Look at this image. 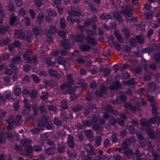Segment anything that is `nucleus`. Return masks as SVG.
Here are the masks:
<instances>
[{"label":"nucleus","instance_id":"1","mask_svg":"<svg viewBox=\"0 0 160 160\" xmlns=\"http://www.w3.org/2000/svg\"><path fill=\"white\" fill-rule=\"evenodd\" d=\"M23 102L24 103V108L25 110L23 111V113L24 114H27L31 106L28 103L27 100L26 99H24L23 100Z\"/></svg>","mask_w":160,"mask_h":160},{"label":"nucleus","instance_id":"2","mask_svg":"<svg viewBox=\"0 0 160 160\" xmlns=\"http://www.w3.org/2000/svg\"><path fill=\"white\" fill-rule=\"evenodd\" d=\"M73 138L72 136L70 135H68V146L71 148H73L75 145L73 141Z\"/></svg>","mask_w":160,"mask_h":160},{"label":"nucleus","instance_id":"3","mask_svg":"<svg viewBox=\"0 0 160 160\" xmlns=\"http://www.w3.org/2000/svg\"><path fill=\"white\" fill-rule=\"evenodd\" d=\"M56 32V29L54 26H51L48 30V33L47 34V36L50 37L52 34Z\"/></svg>","mask_w":160,"mask_h":160},{"label":"nucleus","instance_id":"4","mask_svg":"<svg viewBox=\"0 0 160 160\" xmlns=\"http://www.w3.org/2000/svg\"><path fill=\"white\" fill-rule=\"evenodd\" d=\"M15 120L13 118H11L8 121V129L9 130H11L13 128V123L15 122Z\"/></svg>","mask_w":160,"mask_h":160},{"label":"nucleus","instance_id":"5","mask_svg":"<svg viewBox=\"0 0 160 160\" xmlns=\"http://www.w3.org/2000/svg\"><path fill=\"white\" fill-rule=\"evenodd\" d=\"M26 52L28 53L27 55H24L23 57L24 59L27 61V62H29L30 59V55L32 53V52L30 51L29 50H27Z\"/></svg>","mask_w":160,"mask_h":160},{"label":"nucleus","instance_id":"6","mask_svg":"<svg viewBox=\"0 0 160 160\" xmlns=\"http://www.w3.org/2000/svg\"><path fill=\"white\" fill-rule=\"evenodd\" d=\"M22 30L16 31L14 35L15 37L17 38H20L22 34Z\"/></svg>","mask_w":160,"mask_h":160},{"label":"nucleus","instance_id":"7","mask_svg":"<svg viewBox=\"0 0 160 160\" xmlns=\"http://www.w3.org/2000/svg\"><path fill=\"white\" fill-rule=\"evenodd\" d=\"M47 12L49 15L55 16L57 15L56 12L53 10H51L50 9L47 10Z\"/></svg>","mask_w":160,"mask_h":160},{"label":"nucleus","instance_id":"8","mask_svg":"<svg viewBox=\"0 0 160 160\" xmlns=\"http://www.w3.org/2000/svg\"><path fill=\"white\" fill-rule=\"evenodd\" d=\"M80 48L83 51H88L90 47L87 45H82L81 46Z\"/></svg>","mask_w":160,"mask_h":160},{"label":"nucleus","instance_id":"9","mask_svg":"<svg viewBox=\"0 0 160 160\" xmlns=\"http://www.w3.org/2000/svg\"><path fill=\"white\" fill-rule=\"evenodd\" d=\"M87 40L88 42L91 44L94 45L96 43L95 40L92 38H88L87 39Z\"/></svg>","mask_w":160,"mask_h":160},{"label":"nucleus","instance_id":"10","mask_svg":"<svg viewBox=\"0 0 160 160\" xmlns=\"http://www.w3.org/2000/svg\"><path fill=\"white\" fill-rule=\"evenodd\" d=\"M15 93L16 96H18L21 93V89L19 88L14 89Z\"/></svg>","mask_w":160,"mask_h":160},{"label":"nucleus","instance_id":"11","mask_svg":"<svg viewBox=\"0 0 160 160\" xmlns=\"http://www.w3.org/2000/svg\"><path fill=\"white\" fill-rule=\"evenodd\" d=\"M55 151L54 148H48L46 151V153L48 154H51L53 153Z\"/></svg>","mask_w":160,"mask_h":160},{"label":"nucleus","instance_id":"12","mask_svg":"<svg viewBox=\"0 0 160 160\" xmlns=\"http://www.w3.org/2000/svg\"><path fill=\"white\" fill-rule=\"evenodd\" d=\"M112 141L114 142H116L117 141V135L115 133H113L112 135Z\"/></svg>","mask_w":160,"mask_h":160},{"label":"nucleus","instance_id":"13","mask_svg":"<svg viewBox=\"0 0 160 160\" xmlns=\"http://www.w3.org/2000/svg\"><path fill=\"white\" fill-rule=\"evenodd\" d=\"M43 15L42 14H39L37 18V22L40 23L42 21Z\"/></svg>","mask_w":160,"mask_h":160},{"label":"nucleus","instance_id":"14","mask_svg":"<svg viewBox=\"0 0 160 160\" xmlns=\"http://www.w3.org/2000/svg\"><path fill=\"white\" fill-rule=\"evenodd\" d=\"M33 80L34 82H39V78L35 75L32 74V75Z\"/></svg>","mask_w":160,"mask_h":160},{"label":"nucleus","instance_id":"15","mask_svg":"<svg viewBox=\"0 0 160 160\" xmlns=\"http://www.w3.org/2000/svg\"><path fill=\"white\" fill-rule=\"evenodd\" d=\"M65 19L62 18L60 20V26L62 28H63L65 27Z\"/></svg>","mask_w":160,"mask_h":160},{"label":"nucleus","instance_id":"16","mask_svg":"<svg viewBox=\"0 0 160 160\" xmlns=\"http://www.w3.org/2000/svg\"><path fill=\"white\" fill-rule=\"evenodd\" d=\"M19 101H17L14 104V108L16 110H18L19 108Z\"/></svg>","mask_w":160,"mask_h":160},{"label":"nucleus","instance_id":"17","mask_svg":"<svg viewBox=\"0 0 160 160\" xmlns=\"http://www.w3.org/2000/svg\"><path fill=\"white\" fill-rule=\"evenodd\" d=\"M61 106L62 108H67V105L65 101L63 100L61 103Z\"/></svg>","mask_w":160,"mask_h":160},{"label":"nucleus","instance_id":"18","mask_svg":"<svg viewBox=\"0 0 160 160\" xmlns=\"http://www.w3.org/2000/svg\"><path fill=\"white\" fill-rule=\"evenodd\" d=\"M54 122V123L57 125H60L61 124V122L57 118H55Z\"/></svg>","mask_w":160,"mask_h":160},{"label":"nucleus","instance_id":"19","mask_svg":"<svg viewBox=\"0 0 160 160\" xmlns=\"http://www.w3.org/2000/svg\"><path fill=\"white\" fill-rule=\"evenodd\" d=\"M37 94V92L36 90H33L32 91V93L30 95V97L32 98H35Z\"/></svg>","mask_w":160,"mask_h":160},{"label":"nucleus","instance_id":"20","mask_svg":"<svg viewBox=\"0 0 160 160\" xmlns=\"http://www.w3.org/2000/svg\"><path fill=\"white\" fill-rule=\"evenodd\" d=\"M68 79V81L70 82H72V76L71 74H68L67 76Z\"/></svg>","mask_w":160,"mask_h":160},{"label":"nucleus","instance_id":"21","mask_svg":"<svg viewBox=\"0 0 160 160\" xmlns=\"http://www.w3.org/2000/svg\"><path fill=\"white\" fill-rule=\"evenodd\" d=\"M16 19V18L15 16H13L10 19V24L11 25H12L14 22L15 21Z\"/></svg>","mask_w":160,"mask_h":160},{"label":"nucleus","instance_id":"22","mask_svg":"<svg viewBox=\"0 0 160 160\" xmlns=\"http://www.w3.org/2000/svg\"><path fill=\"white\" fill-rule=\"evenodd\" d=\"M29 13L32 18H35V12L32 10H30L29 11Z\"/></svg>","mask_w":160,"mask_h":160},{"label":"nucleus","instance_id":"23","mask_svg":"<svg viewBox=\"0 0 160 160\" xmlns=\"http://www.w3.org/2000/svg\"><path fill=\"white\" fill-rule=\"evenodd\" d=\"M115 34L119 41L120 42L122 41V38L120 35L116 32H115Z\"/></svg>","mask_w":160,"mask_h":160},{"label":"nucleus","instance_id":"24","mask_svg":"<svg viewBox=\"0 0 160 160\" xmlns=\"http://www.w3.org/2000/svg\"><path fill=\"white\" fill-rule=\"evenodd\" d=\"M24 21L26 24L29 25L30 23V19L29 18L27 17H25L24 18Z\"/></svg>","mask_w":160,"mask_h":160},{"label":"nucleus","instance_id":"25","mask_svg":"<svg viewBox=\"0 0 160 160\" xmlns=\"http://www.w3.org/2000/svg\"><path fill=\"white\" fill-rule=\"evenodd\" d=\"M19 14L21 16H23L26 14V12L23 9H21L19 12Z\"/></svg>","mask_w":160,"mask_h":160},{"label":"nucleus","instance_id":"26","mask_svg":"<svg viewBox=\"0 0 160 160\" xmlns=\"http://www.w3.org/2000/svg\"><path fill=\"white\" fill-rule=\"evenodd\" d=\"M109 141L108 139H106L104 141V144L105 147H108L109 145Z\"/></svg>","mask_w":160,"mask_h":160},{"label":"nucleus","instance_id":"27","mask_svg":"<svg viewBox=\"0 0 160 160\" xmlns=\"http://www.w3.org/2000/svg\"><path fill=\"white\" fill-rule=\"evenodd\" d=\"M35 3L37 6H39L42 4V2L40 0H35Z\"/></svg>","mask_w":160,"mask_h":160},{"label":"nucleus","instance_id":"28","mask_svg":"<svg viewBox=\"0 0 160 160\" xmlns=\"http://www.w3.org/2000/svg\"><path fill=\"white\" fill-rule=\"evenodd\" d=\"M15 2L18 6H20L22 4V0H15Z\"/></svg>","mask_w":160,"mask_h":160},{"label":"nucleus","instance_id":"29","mask_svg":"<svg viewBox=\"0 0 160 160\" xmlns=\"http://www.w3.org/2000/svg\"><path fill=\"white\" fill-rule=\"evenodd\" d=\"M48 97L47 95L46 94L45 92H43L42 95L41 96V98L42 100L46 99Z\"/></svg>","mask_w":160,"mask_h":160},{"label":"nucleus","instance_id":"30","mask_svg":"<svg viewBox=\"0 0 160 160\" xmlns=\"http://www.w3.org/2000/svg\"><path fill=\"white\" fill-rule=\"evenodd\" d=\"M61 146H59L58 147V151L60 153H62L63 152H64L65 150L64 147H62L61 148Z\"/></svg>","mask_w":160,"mask_h":160},{"label":"nucleus","instance_id":"31","mask_svg":"<svg viewBox=\"0 0 160 160\" xmlns=\"http://www.w3.org/2000/svg\"><path fill=\"white\" fill-rule=\"evenodd\" d=\"M23 68L26 72L29 71L30 69V67L28 65H24L23 66Z\"/></svg>","mask_w":160,"mask_h":160},{"label":"nucleus","instance_id":"32","mask_svg":"<svg viewBox=\"0 0 160 160\" xmlns=\"http://www.w3.org/2000/svg\"><path fill=\"white\" fill-rule=\"evenodd\" d=\"M5 72L6 73L9 75L11 74L12 73V71L9 69L8 68H6L5 69Z\"/></svg>","mask_w":160,"mask_h":160},{"label":"nucleus","instance_id":"33","mask_svg":"<svg viewBox=\"0 0 160 160\" xmlns=\"http://www.w3.org/2000/svg\"><path fill=\"white\" fill-rule=\"evenodd\" d=\"M137 39H138V42L139 43H142L143 42V38H142L138 36L137 37Z\"/></svg>","mask_w":160,"mask_h":160},{"label":"nucleus","instance_id":"34","mask_svg":"<svg viewBox=\"0 0 160 160\" xmlns=\"http://www.w3.org/2000/svg\"><path fill=\"white\" fill-rule=\"evenodd\" d=\"M129 132L131 133H133L135 132V129L133 127H130L128 128Z\"/></svg>","mask_w":160,"mask_h":160},{"label":"nucleus","instance_id":"35","mask_svg":"<svg viewBox=\"0 0 160 160\" xmlns=\"http://www.w3.org/2000/svg\"><path fill=\"white\" fill-rule=\"evenodd\" d=\"M85 133L86 135L88 137H89L92 134V132L90 130H88L85 132Z\"/></svg>","mask_w":160,"mask_h":160},{"label":"nucleus","instance_id":"36","mask_svg":"<svg viewBox=\"0 0 160 160\" xmlns=\"http://www.w3.org/2000/svg\"><path fill=\"white\" fill-rule=\"evenodd\" d=\"M29 93V92L28 90V89H27L24 88L23 90V91L22 92V93H23V94H28Z\"/></svg>","mask_w":160,"mask_h":160},{"label":"nucleus","instance_id":"37","mask_svg":"<svg viewBox=\"0 0 160 160\" xmlns=\"http://www.w3.org/2000/svg\"><path fill=\"white\" fill-rule=\"evenodd\" d=\"M96 144L97 146H99L101 144V138H98L96 141Z\"/></svg>","mask_w":160,"mask_h":160},{"label":"nucleus","instance_id":"38","mask_svg":"<svg viewBox=\"0 0 160 160\" xmlns=\"http://www.w3.org/2000/svg\"><path fill=\"white\" fill-rule=\"evenodd\" d=\"M41 130H38V128H36L34 129H33L31 130V132L32 133H37L38 132L40 131Z\"/></svg>","mask_w":160,"mask_h":160},{"label":"nucleus","instance_id":"39","mask_svg":"<svg viewBox=\"0 0 160 160\" xmlns=\"http://www.w3.org/2000/svg\"><path fill=\"white\" fill-rule=\"evenodd\" d=\"M148 122L147 121H145L143 120H142L141 121V123L142 126H145L147 124Z\"/></svg>","mask_w":160,"mask_h":160},{"label":"nucleus","instance_id":"40","mask_svg":"<svg viewBox=\"0 0 160 160\" xmlns=\"http://www.w3.org/2000/svg\"><path fill=\"white\" fill-rule=\"evenodd\" d=\"M8 8L10 10L12 11L14 9V7L12 4H10L8 5Z\"/></svg>","mask_w":160,"mask_h":160},{"label":"nucleus","instance_id":"41","mask_svg":"<svg viewBox=\"0 0 160 160\" xmlns=\"http://www.w3.org/2000/svg\"><path fill=\"white\" fill-rule=\"evenodd\" d=\"M40 109L42 113H45L46 112V110L45 108L43 106L40 107Z\"/></svg>","mask_w":160,"mask_h":160},{"label":"nucleus","instance_id":"42","mask_svg":"<svg viewBox=\"0 0 160 160\" xmlns=\"http://www.w3.org/2000/svg\"><path fill=\"white\" fill-rule=\"evenodd\" d=\"M13 137V135L12 134L9 133L8 134V138L10 140H12Z\"/></svg>","mask_w":160,"mask_h":160},{"label":"nucleus","instance_id":"43","mask_svg":"<svg viewBox=\"0 0 160 160\" xmlns=\"http://www.w3.org/2000/svg\"><path fill=\"white\" fill-rule=\"evenodd\" d=\"M156 118H151L149 121V122L150 123H154L156 120Z\"/></svg>","mask_w":160,"mask_h":160},{"label":"nucleus","instance_id":"44","mask_svg":"<svg viewBox=\"0 0 160 160\" xmlns=\"http://www.w3.org/2000/svg\"><path fill=\"white\" fill-rule=\"evenodd\" d=\"M14 44L17 47H19L20 45V42L18 41H15L14 42Z\"/></svg>","mask_w":160,"mask_h":160},{"label":"nucleus","instance_id":"45","mask_svg":"<svg viewBox=\"0 0 160 160\" xmlns=\"http://www.w3.org/2000/svg\"><path fill=\"white\" fill-rule=\"evenodd\" d=\"M128 144V141H127L126 142H123L122 145V147L123 148H125L127 147Z\"/></svg>","mask_w":160,"mask_h":160},{"label":"nucleus","instance_id":"46","mask_svg":"<svg viewBox=\"0 0 160 160\" xmlns=\"http://www.w3.org/2000/svg\"><path fill=\"white\" fill-rule=\"evenodd\" d=\"M153 33V31L152 29H150L149 31L148 32V36L149 37H150L151 35Z\"/></svg>","mask_w":160,"mask_h":160},{"label":"nucleus","instance_id":"47","mask_svg":"<svg viewBox=\"0 0 160 160\" xmlns=\"http://www.w3.org/2000/svg\"><path fill=\"white\" fill-rule=\"evenodd\" d=\"M125 154L127 155H130L132 153V152L130 150H128L125 152Z\"/></svg>","mask_w":160,"mask_h":160},{"label":"nucleus","instance_id":"48","mask_svg":"<svg viewBox=\"0 0 160 160\" xmlns=\"http://www.w3.org/2000/svg\"><path fill=\"white\" fill-rule=\"evenodd\" d=\"M87 33L90 35H93L95 33L94 32H92L90 30L87 31Z\"/></svg>","mask_w":160,"mask_h":160},{"label":"nucleus","instance_id":"49","mask_svg":"<svg viewBox=\"0 0 160 160\" xmlns=\"http://www.w3.org/2000/svg\"><path fill=\"white\" fill-rule=\"evenodd\" d=\"M96 86V84L95 82H92L90 84V87L91 88H93L95 87Z\"/></svg>","mask_w":160,"mask_h":160},{"label":"nucleus","instance_id":"50","mask_svg":"<svg viewBox=\"0 0 160 160\" xmlns=\"http://www.w3.org/2000/svg\"><path fill=\"white\" fill-rule=\"evenodd\" d=\"M82 107L81 106H78L74 107L76 111L79 110L81 109Z\"/></svg>","mask_w":160,"mask_h":160},{"label":"nucleus","instance_id":"51","mask_svg":"<svg viewBox=\"0 0 160 160\" xmlns=\"http://www.w3.org/2000/svg\"><path fill=\"white\" fill-rule=\"evenodd\" d=\"M110 72V71L109 69H107L105 72V74L106 76L108 75Z\"/></svg>","mask_w":160,"mask_h":160},{"label":"nucleus","instance_id":"52","mask_svg":"<svg viewBox=\"0 0 160 160\" xmlns=\"http://www.w3.org/2000/svg\"><path fill=\"white\" fill-rule=\"evenodd\" d=\"M57 9L58 10V13L60 14H61L62 12V10L61 8L58 7H57Z\"/></svg>","mask_w":160,"mask_h":160},{"label":"nucleus","instance_id":"53","mask_svg":"<svg viewBox=\"0 0 160 160\" xmlns=\"http://www.w3.org/2000/svg\"><path fill=\"white\" fill-rule=\"evenodd\" d=\"M49 108L50 110H52L54 111H55L56 110V108L55 107L52 106H50L49 107Z\"/></svg>","mask_w":160,"mask_h":160},{"label":"nucleus","instance_id":"54","mask_svg":"<svg viewBox=\"0 0 160 160\" xmlns=\"http://www.w3.org/2000/svg\"><path fill=\"white\" fill-rule=\"evenodd\" d=\"M154 97L149 96L148 98V100L151 102H153L154 101Z\"/></svg>","mask_w":160,"mask_h":160},{"label":"nucleus","instance_id":"55","mask_svg":"<svg viewBox=\"0 0 160 160\" xmlns=\"http://www.w3.org/2000/svg\"><path fill=\"white\" fill-rule=\"evenodd\" d=\"M145 8L147 9H149L150 8V5L148 3H146L145 5Z\"/></svg>","mask_w":160,"mask_h":160},{"label":"nucleus","instance_id":"56","mask_svg":"<svg viewBox=\"0 0 160 160\" xmlns=\"http://www.w3.org/2000/svg\"><path fill=\"white\" fill-rule=\"evenodd\" d=\"M76 40L77 42H81L82 41L81 38L78 36L77 37Z\"/></svg>","mask_w":160,"mask_h":160},{"label":"nucleus","instance_id":"57","mask_svg":"<svg viewBox=\"0 0 160 160\" xmlns=\"http://www.w3.org/2000/svg\"><path fill=\"white\" fill-rule=\"evenodd\" d=\"M71 98L72 100H74L76 98V96L74 94H72L71 95Z\"/></svg>","mask_w":160,"mask_h":160},{"label":"nucleus","instance_id":"58","mask_svg":"<svg viewBox=\"0 0 160 160\" xmlns=\"http://www.w3.org/2000/svg\"><path fill=\"white\" fill-rule=\"evenodd\" d=\"M8 48L9 51H11L14 49V47L12 45H9Z\"/></svg>","mask_w":160,"mask_h":160},{"label":"nucleus","instance_id":"59","mask_svg":"<svg viewBox=\"0 0 160 160\" xmlns=\"http://www.w3.org/2000/svg\"><path fill=\"white\" fill-rule=\"evenodd\" d=\"M126 132L125 130L122 131L121 132V135L123 137L126 134Z\"/></svg>","mask_w":160,"mask_h":160},{"label":"nucleus","instance_id":"60","mask_svg":"<svg viewBox=\"0 0 160 160\" xmlns=\"http://www.w3.org/2000/svg\"><path fill=\"white\" fill-rule=\"evenodd\" d=\"M132 2L135 5H136L138 3V0H132Z\"/></svg>","mask_w":160,"mask_h":160},{"label":"nucleus","instance_id":"61","mask_svg":"<svg viewBox=\"0 0 160 160\" xmlns=\"http://www.w3.org/2000/svg\"><path fill=\"white\" fill-rule=\"evenodd\" d=\"M129 67V65L127 64H125L124 65H123L122 68L123 69H125L126 68H128Z\"/></svg>","mask_w":160,"mask_h":160},{"label":"nucleus","instance_id":"62","mask_svg":"<svg viewBox=\"0 0 160 160\" xmlns=\"http://www.w3.org/2000/svg\"><path fill=\"white\" fill-rule=\"evenodd\" d=\"M148 135L150 137L152 138H153V134L152 132H151V133L149 132H148Z\"/></svg>","mask_w":160,"mask_h":160},{"label":"nucleus","instance_id":"63","mask_svg":"<svg viewBox=\"0 0 160 160\" xmlns=\"http://www.w3.org/2000/svg\"><path fill=\"white\" fill-rule=\"evenodd\" d=\"M34 149L36 151H39L41 150V148L38 146H35L34 148Z\"/></svg>","mask_w":160,"mask_h":160},{"label":"nucleus","instance_id":"64","mask_svg":"<svg viewBox=\"0 0 160 160\" xmlns=\"http://www.w3.org/2000/svg\"><path fill=\"white\" fill-rule=\"evenodd\" d=\"M81 73L82 74H86V71L84 69H82L81 70Z\"/></svg>","mask_w":160,"mask_h":160}]
</instances>
